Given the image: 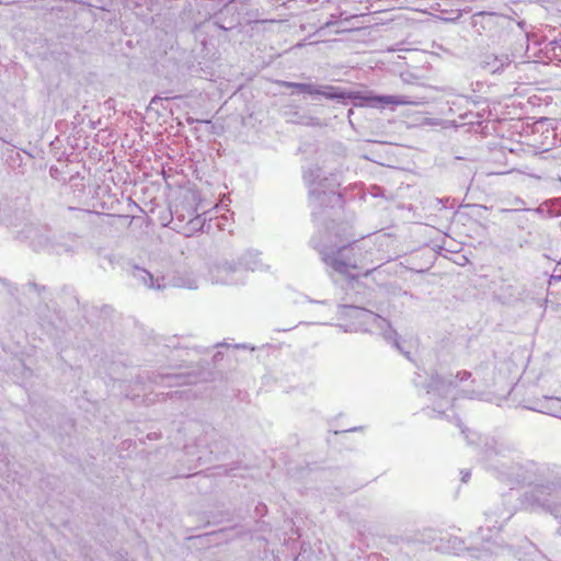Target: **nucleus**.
<instances>
[{
    "mask_svg": "<svg viewBox=\"0 0 561 561\" xmlns=\"http://www.w3.org/2000/svg\"><path fill=\"white\" fill-rule=\"evenodd\" d=\"M337 319L344 321L340 327L345 331L380 334L397 350H400L398 334L392 330L389 321L370 310L353 305H341L337 307Z\"/></svg>",
    "mask_w": 561,
    "mask_h": 561,
    "instance_id": "obj_1",
    "label": "nucleus"
},
{
    "mask_svg": "<svg viewBox=\"0 0 561 561\" xmlns=\"http://www.w3.org/2000/svg\"><path fill=\"white\" fill-rule=\"evenodd\" d=\"M525 407L529 410L561 419V397L542 396L535 400H526Z\"/></svg>",
    "mask_w": 561,
    "mask_h": 561,
    "instance_id": "obj_10",
    "label": "nucleus"
},
{
    "mask_svg": "<svg viewBox=\"0 0 561 561\" xmlns=\"http://www.w3.org/2000/svg\"><path fill=\"white\" fill-rule=\"evenodd\" d=\"M342 203V195L333 188H322L321 182L314 183L313 187L310 188V207L314 221H322L329 209L341 207Z\"/></svg>",
    "mask_w": 561,
    "mask_h": 561,
    "instance_id": "obj_6",
    "label": "nucleus"
},
{
    "mask_svg": "<svg viewBox=\"0 0 561 561\" xmlns=\"http://www.w3.org/2000/svg\"><path fill=\"white\" fill-rule=\"evenodd\" d=\"M241 270L238 262H229L227 260L217 263L210 270L213 282L221 285H233L239 283L236 274Z\"/></svg>",
    "mask_w": 561,
    "mask_h": 561,
    "instance_id": "obj_9",
    "label": "nucleus"
},
{
    "mask_svg": "<svg viewBox=\"0 0 561 561\" xmlns=\"http://www.w3.org/2000/svg\"><path fill=\"white\" fill-rule=\"evenodd\" d=\"M165 347L176 350L179 347V340L175 337L169 339Z\"/></svg>",
    "mask_w": 561,
    "mask_h": 561,
    "instance_id": "obj_15",
    "label": "nucleus"
},
{
    "mask_svg": "<svg viewBox=\"0 0 561 561\" xmlns=\"http://www.w3.org/2000/svg\"><path fill=\"white\" fill-rule=\"evenodd\" d=\"M457 426L461 430V433L465 435V437L468 438V435L466 434V431L462 428L460 421H457Z\"/></svg>",
    "mask_w": 561,
    "mask_h": 561,
    "instance_id": "obj_18",
    "label": "nucleus"
},
{
    "mask_svg": "<svg viewBox=\"0 0 561 561\" xmlns=\"http://www.w3.org/2000/svg\"><path fill=\"white\" fill-rule=\"evenodd\" d=\"M26 238L31 240V243L37 250L45 249L48 245L47 236L41 233V231L37 228H28Z\"/></svg>",
    "mask_w": 561,
    "mask_h": 561,
    "instance_id": "obj_13",
    "label": "nucleus"
},
{
    "mask_svg": "<svg viewBox=\"0 0 561 561\" xmlns=\"http://www.w3.org/2000/svg\"><path fill=\"white\" fill-rule=\"evenodd\" d=\"M523 505L529 510L542 508L561 517V484H535L523 495Z\"/></svg>",
    "mask_w": 561,
    "mask_h": 561,
    "instance_id": "obj_4",
    "label": "nucleus"
},
{
    "mask_svg": "<svg viewBox=\"0 0 561 561\" xmlns=\"http://www.w3.org/2000/svg\"><path fill=\"white\" fill-rule=\"evenodd\" d=\"M353 99L355 105H367L377 108H385L390 105H414L416 102L404 95H376L373 92L346 93V99Z\"/></svg>",
    "mask_w": 561,
    "mask_h": 561,
    "instance_id": "obj_7",
    "label": "nucleus"
},
{
    "mask_svg": "<svg viewBox=\"0 0 561 561\" xmlns=\"http://www.w3.org/2000/svg\"><path fill=\"white\" fill-rule=\"evenodd\" d=\"M516 479L525 481V480H527V477H525V476H523L520 473H516Z\"/></svg>",
    "mask_w": 561,
    "mask_h": 561,
    "instance_id": "obj_19",
    "label": "nucleus"
},
{
    "mask_svg": "<svg viewBox=\"0 0 561 561\" xmlns=\"http://www.w3.org/2000/svg\"><path fill=\"white\" fill-rule=\"evenodd\" d=\"M161 382L168 386H178L184 383V377L180 375H165L161 377Z\"/></svg>",
    "mask_w": 561,
    "mask_h": 561,
    "instance_id": "obj_14",
    "label": "nucleus"
},
{
    "mask_svg": "<svg viewBox=\"0 0 561 561\" xmlns=\"http://www.w3.org/2000/svg\"><path fill=\"white\" fill-rule=\"evenodd\" d=\"M525 545H526V548H529V549L533 548V543L529 542L528 540H525Z\"/></svg>",
    "mask_w": 561,
    "mask_h": 561,
    "instance_id": "obj_20",
    "label": "nucleus"
},
{
    "mask_svg": "<svg viewBox=\"0 0 561 561\" xmlns=\"http://www.w3.org/2000/svg\"><path fill=\"white\" fill-rule=\"evenodd\" d=\"M486 457L490 461H493V466L496 468V469H500L502 471V473L508 476L510 478H512V476L514 474L512 472V465H508V462L505 460V455H500L499 451L496 450H491L486 453Z\"/></svg>",
    "mask_w": 561,
    "mask_h": 561,
    "instance_id": "obj_12",
    "label": "nucleus"
},
{
    "mask_svg": "<svg viewBox=\"0 0 561 561\" xmlns=\"http://www.w3.org/2000/svg\"><path fill=\"white\" fill-rule=\"evenodd\" d=\"M238 265L241 268L251 271H262L265 268V265L261 262L260 253L252 250L244 252L239 257Z\"/></svg>",
    "mask_w": 561,
    "mask_h": 561,
    "instance_id": "obj_11",
    "label": "nucleus"
},
{
    "mask_svg": "<svg viewBox=\"0 0 561 561\" xmlns=\"http://www.w3.org/2000/svg\"><path fill=\"white\" fill-rule=\"evenodd\" d=\"M461 473H462L461 481L467 482L471 476L470 471H461Z\"/></svg>",
    "mask_w": 561,
    "mask_h": 561,
    "instance_id": "obj_17",
    "label": "nucleus"
},
{
    "mask_svg": "<svg viewBox=\"0 0 561 561\" xmlns=\"http://www.w3.org/2000/svg\"><path fill=\"white\" fill-rule=\"evenodd\" d=\"M279 84L286 88H294L302 93H308L310 95H322L330 100H344L346 99V93L340 91L337 88L332 85H314L311 83H300V82H289V81H280Z\"/></svg>",
    "mask_w": 561,
    "mask_h": 561,
    "instance_id": "obj_8",
    "label": "nucleus"
},
{
    "mask_svg": "<svg viewBox=\"0 0 561 561\" xmlns=\"http://www.w3.org/2000/svg\"><path fill=\"white\" fill-rule=\"evenodd\" d=\"M306 125H311V126H321V123H320L319 118L310 117V118L308 119V122H306Z\"/></svg>",
    "mask_w": 561,
    "mask_h": 561,
    "instance_id": "obj_16",
    "label": "nucleus"
},
{
    "mask_svg": "<svg viewBox=\"0 0 561 561\" xmlns=\"http://www.w3.org/2000/svg\"><path fill=\"white\" fill-rule=\"evenodd\" d=\"M131 276L149 289L163 290L168 287H178L186 289H196L197 279L192 272H175L172 275L154 276L151 272L134 266Z\"/></svg>",
    "mask_w": 561,
    "mask_h": 561,
    "instance_id": "obj_3",
    "label": "nucleus"
},
{
    "mask_svg": "<svg viewBox=\"0 0 561 561\" xmlns=\"http://www.w3.org/2000/svg\"><path fill=\"white\" fill-rule=\"evenodd\" d=\"M470 377L471 373L466 370L458 371L456 375L449 374L448 376L434 375L426 385L427 393L433 397L437 396L454 400L456 389L459 388V391L465 396L473 397L476 394L474 390L466 385Z\"/></svg>",
    "mask_w": 561,
    "mask_h": 561,
    "instance_id": "obj_5",
    "label": "nucleus"
},
{
    "mask_svg": "<svg viewBox=\"0 0 561 561\" xmlns=\"http://www.w3.org/2000/svg\"><path fill=\"white\" fill-rule=\"evenodd\" d=\"M310 243L320 253L322 261L340 274H346L350 270L362 268L368 261V252H364L362 247L356 243L327 244L318 237H312Z\"/></svg>",
    "mask_w": 561,
    "mask_h": 561,
    "instance_id": "obj_2",
    "label": "nucleus"
}]
</instances>
